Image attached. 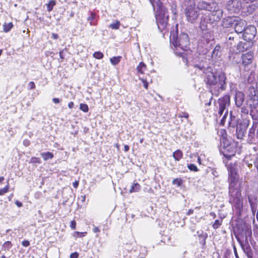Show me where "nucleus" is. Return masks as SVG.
<instances>
[{"mask_svg":"<svg viewBox=\"0 0 258 258\" xmlns=\"http://www.w3.org/2000/svg\"><path fill=\"white\" fill-rule=\"evenodd\" d=\"M245 3H249L250 2L251 3L254 0H243Z\"/></svg>","mask_w":258,"mask_h":258,"instance_id":"62","label":"nucleus"},{"mask_svg":"<svg viewBox=\"0 0 258 258\" xmlns=\"http://www.w3.org/2000/svg\"><path fill=\"white\" fill-rule=\"evenodd\" d=\"M71 227L72 229H74L76 228V222L75 221H72L71 223Z\"/></svg>","mask_w":258,"mask_h":258,"instance_id":"51","label":"nucleus"},{"mask_svg":"<svg viewBox=\"0 0 258 258\" xmlns=\"http://www.w3.org/2000/svg\"><path fill=\"white\" fill-rule=\"evenodd\" d=\"M41 156L44 160H47L49 159H52L53 157V154L50 152L42 153Z\"/></svg>","mask_w":258,"mask_h":258,"instance_id":"25","label":"nucleus"},{"mask_svg":"<svg viewBox=\"0 0 258 258\" xmlns=\"http://www.w3.org/2000/svg\"><path fill=\"white\" fill-rule=\"evenodd\" d=\"M119 25L120 22L119 21H116L115 22L111 24L109 26V27L112 29H117L119 28Z\"/></svg>","mask_w":258,"mask_h":258,"instance_id":"34","label":"nucleus"},{"mask_svg":"<svg viewBox=\"0 0 258 258\" xmlns=\"http://www.w3.org/2000/svg\"><path fill=\"white\" fill-rule=\"evenodd\" d=\"M255 130L253 127H251L249 130L248 137L252 139L254 136Z\"/></svg>","mask_w":258,"mask_h":258,"instance_id":"37","label":"nucleus"},{"mask_svg":"<svg viewBox=\"0 0 258 258\" xmlns=\"http://www.w3.org/2000/svg\"><path fill=\"white\" fill-rule=\"evenodd\" d=\"M245 130L241 127H237L236 134L238 139H241L244 135Z\"/></svg>","mask_w":258,"mask_h":258,"instance_id":"24","label":"nucleus"},{"mask_svg":"<svg viewBox=\"0 0 258 258\" xmlns=\"http://www.w3.org/2000/svg\"><path fill=\"white\" fill-rule=\"evenodd\" d=\"M236 151V148L234 144L226 146L225 143H224L223 149L222 152L224 156L228 160H230L232 157L235 155Z\"/></svg>","mask_w":258,"mask_h":258,"instance_id":"11","label":"nucleus"},{"mask_svg":"<svg viewBox=\"0 0 258 258\" xmlns=\"http://www.w3.org/2000/svg\"><path fill=\"white\" fill-rule=\"evenodd\" d=\"M63 50H61L59 52V56L61 59L64 58V57L63 56Z\"/></svg>","mask_w":258,"mask_h":258,"instance_id":"57","label":"nucleus"},{"mask_svg":"<svg viewBox=\"0 0 258 258\" xmlns=\"http://www.w3.org/2000/svg\"><path fill=\"white\" fill-rule=\"evenodd\" d=\"M246 22L238 17H236L234 24L235 31L237 34H241L246 28Z\"/></svg>","mask_w":258,"mask_h":258,"instance_id":"12","label":"nucleus"},{"mask_svg":"<svg viewBox=\"0 0 258 258\" xmlns=\"http://www.w3.org/2000/svg\"><path fill=\"white\" fill-rule=\"evenodd\" d=\"M24 144L25 146H27L29 145V142L28 141H24Z\"/></svg>","mask_w":258,"mask_h":258,"instance_id":"60","label":"nucleus"},{"mask_svg":"<svg viewBox=\"0 0 258 258\" xmlns=\"http://www.w3.org/2000/svg\"><path fill=\"white\" fill-rule=\"evenodd\" d=\"M198 10H204L211 12L212 15L214 16L213 20L215 21H219L223 15V11L218 9L217 5L214 2L208 3L205 1H200L197 5Z\"/></svg>","mask_w":258,"mask_h":258,"instance_id":"4","label":"nucleus"},{"mask_svg":"<svg viewBox=\"0 0 258 258\" xmlns=\"http://www.w3.org/2000/svg\"><path fill=\"white\" fill-rule=\"evenodd\" d=\"M208 19H206L205 18H202L200 23V28L201 29L204 31H206L208 28Z\"/></svg>","mask_w":258,"mask_h":258,"instance_id":"21","label":"nucleus"},{"mask_svg":"<svg viewBox=\"0 0 258 258\" xmlns=\"http://www.w3.org/2000/svg\"><path fill=\"white\" fill-rule=\"evenodd\" d=\"M244 94L241 91H237L235 95V102L237 107H240L244 99Z\"/></svg>","mask_w":258,"mask_h":258,"instance_id":"15","label":"nucleus"},{"mask_svg":"<svg viewBox=\"0 0 258 258\" xmlns=\"http://www.w3.org/2000/svg\"><path fill=\"white\" fill-rule=\"evenodd\" d=\"M225 164L229 172V182H237L239 178L237 163H226Z\"/></svg>","mask_w":258,"mask_h":258,"instance_id":"7","label":"nucleus"},{"mask_svg":"<svg viewBox=\"0 0 258 258\" xmlns=\"http://www.w3.org/2000/svg\"><path fill=\"white\" fill-rule=\"evenodd\" d=\"M188 168L191 171H197L198 170L197 167L194 164L188 165Z\"/></svg>","mask_w":258,"mask_h":258,"instance_id":"40","label":"nucleus"},{"mask_svg":"<svg viewBox=\"0 0 258 258\" xmlns=\"http://www.w3.org/2000/svg\"><path fill=\"white\" fill-rule=\"evenodd\" d=\"M141 186L138 183H135L131 187V188L130 190V192H138L141 189Z\"/></svg>","mask_w":258,"mask_h":258,"instance_id":"23","label":"nucleus"},{"mask_svg":"<svg viewBox=\"0 0 258 258\" xmlns=\"http://www.w3.org/2000/svg\"><path fill=\"white\" fill-rule=\"evenodd\" d=\"M252 42H240L237 45V49L239 51H244L247 50L252 45Z\"/></svg>","mask_w":258,"mask_h":258,"instance_id":"19","label":"nucleus"},{"mask_svg":"<svg viewBox=\"0 0 258 258\" xmlns=\"http://www.w3.org/2000/svg\"><path fill=\"white\" fill-rule=\"evenodd\" d=\"M147 70V66L143 62H140L137 68V71L138 74H144L145 73V71Z\"/></svg>","mask_w":258,"mask_h":258,"instance_id":"20","label":"nucleus"},{"mask_svg":"<svg viewBox=\"0 0 258 258\" xmlns=\"http://www.w3.org/2000/svg\"><path fill=\"white\" fill-rule=\"evenodd\" d=\"M121 56H114L110 59V62L114 66L117 64L120 61Z\"/></svg>","mask_w":258,"mask_h":258,"instance_id":"26","label":"nucleus"},{"mask_svg":"<svg viewBox=\"0 0 258 258\" xmlns=\"http://www.w3.org/2000/svg\"><path fill=\"white\" fill-rule=\"evenodd\" d=\"M13 25L12 23H5L3 25L4 31L8 32L13 27Z\"/></svg>","mask_w":258,"mask_h":258,"instance_id":"28","label":"nucleus"},{"mask_svg":"<svg viewBox=\"0 0 258 258\" xmlns=\"http://www.w3.org/2000/svg\"><path fill=\"white\" fill-rule=\"evenodd\" d=\"M74 102H70L68 104V107L70 108V109H72L74 107Z\"/></svg>","mask_w":258,"mask_h":258,"instance_id":"52","label":"nucleus"},{"mask_svg":"<svg viewBox=\"0 0 258 258\" xmlns=\"http://www.w3.org/2000/svg\"><path fill=\"white\" fill-rule=\"evenodd\" d=\"M79 256V254L77 252H74L71 254L70 258H77Z\"/></svg>","mask_w":258,"mask_h":258,"instance_id":"49","label":"nucleus"},{"mask_svg":"<svg viewBox=\"0 0 258 258\" xmlns=\"http://www.w3.org/2000/svg\"><path fill=\"white\" fill-rule=\"evenodd\" d=\"M12 246V244L10 241H6L4 244V247L7 248V249H9Z\"/></svg>","mask_w":258,"mask_h":258,"instance_id":"43","label":"nucleus"},{"mask_svg":"<svg viewBox=\"0 0 258 258\" xmlns=\"http://www.w3.org/2000/svg\"><path fill=\"white\" fill-rule=\"evenodd\" d=\"M178 117H180V118H182V117L188 118V114L186 112H181V113L179 114Z\"/></svg>","mask_w":258,"mask_h":258,"instance_id":"45","label":"nucleus"},{"mask_svg":"<svg viewBox=\"0 0 258 258\" xmlns=\"http://www.w3.org/2000/svg\"><path fill=\"white\" fill-rule=\"evenodd\" d=\"M22 244L23 246L25 247H27L30 245V242L28 240H24L23 241H22Z\"/></svg>","mask_w":258,"mask_h":258,"instance_id":"47","label":"nucleus"},{"mask_svg":"<svg viewBox=\"0 0 258 258\" xmlns=\"http://www.w3.org/2000/svg\"><path fill=\"white\" fill-rule=\"evenodd\" d=\"M80 109L84 112H87L89 110V108L86 104L81 103L80 105Z\"/></svg>","mask_w":258,"mask_h":258,"instance_id":"32","label":"nucleus"},{"mask_svg":"<svg viewBox=\"0 0 258 258\" xmlns=\"http://www.w3.org/2000/svg\"><path fill=\"white\" fill-rule=\"evenodd\" d=\"M242 7L240 0H230L226 5L227 9L230 13H238Z\"/></svg>","mask_w":258,"mask_h":258,"instance_id":"9","label":"nucleus"},{"mask_svg":"<svg viewBox=\"0 0 258 258\" xmlns=\"http://www.w3.org/2000/svg\"><path fill=\"white\" fill-rule=\"evenodd\" d=\"M198 162L199 164H201V158L200 157H198Z\"/></svg>","mask_w":258,"mask_h":258,"instance_id":"63","label":"nucleus"},{"mask_svg":"<svg viewBox=\"0 0 258 258\" xmlns=\"http://www.w3.org/2000/svg\"><path fill=\"white\" fill-rule=\"evenodd\" d=\"M196 68L203 70L205 74V82L210 86L212 95L218 96L220 93L226 88V75L224 72L213 73L211 67H205L203 65L196 64Z\"/></svg>","mask_w":258,"mask_h":258,"instance_id":"1","label":"nucleus"},{"mask_svg":"<svg viewBox=\"0 0 258 258\" xmlns=\"http://www.w3.org/2000/svg\"><path fill=\"white\" fill-rule=\"evenodd\" d=\"M15 204L18 207H21L22 206V204L20 202L18 201H16L15 202Z\"/></svg>","mask_w":258,"mask_h":258,"instance_id":"53","label":"nucleus"},{"mask_svg":"<svg viewBox=\"0 0 258 258\" xmlns=\"http://www.w3.org/2000/svg\"><path fill=\"white\" fill-rule=\"evenodd\" d=\"M237 182H230L229 187L230 202L234 204H239L241 201V192L237 186Z\"/></svg>","mask_w":258,"mask_h":258,"instance_id":"5","label":"nucleus"},{"mask_svg":"<svg viewBox=\"0 0 258 258\" xmlns=\"http://www.w3.org/2000/svg\"><path fill=\"white\" fill-rule=\"evenodd\" d=\"M4 180V178L3 176H0V182H2Z\"/></svg>","mask_w":258,"mask_h":258,"instance_id":"64","label":"nucleus"},{"mask_svg":"<svg viewBox=\"0 0 258 258\" xmlns=\"http://www.w3.org/2000/svg\"><path fill=\"white\" fill-rule=\"evenodd\" d=\"M52 36H53V38H54V39H57L58 38V35L56 34H54V33L52 34Z\"/></svg>","mask_w":258,"mask_h":258,"instance_id":"61","label":"nucleus"},{"mask_svg":"<svg viewBox=\"0 0 258 258\" xmlns=\"http://www.w3.org/2000/svg\"><path fill=\"white\" fill-rule=\"evenodd\" d=\"M140 79L142 81L143 83L144 87L146 89H148V83L147 81V79H143V78H140Z\"/></svg>","mask_w":258,"mask_h":258,"instance_id":"42","label":"nucleus"},{"mask_svg":"<svg viewBox=\"0 0 258 258\" xmlns=\"http://www.w3.org/2000/svg\"><path fill=\"white\" fill-rule=\"evenodd\" d=\"M256 6L251 3H246L243 5L242 7V11L246 14H250L255 10Z\"/></svg>","mask_w":258,"mask_h":258,"instance_id":"17","label":"nucleus"},{"mask_svg":"<svg viewBox=\"0 0 258 258\" xmlns=\"http://www.w3.org/2000/svg\"><path fill=\"white\" fill-rule=\"evenodd\" d=\"M223 116L222 117L221 120V124L222 125H224L225 122V119L227 116L228 115V110H226V112H224Z\"/></svg>","mask_w":258,"mask_h":258,"instance_id":"38","label":"nucleus"},{"mask_svg":"<svg viewBox=\"0 0 258 258\" xmlns=\"http://www.w3.org/2000/svg\"><path fill=\"white\" fill-rule=\"evenodd\" d=\"M96 18V15L95 14L93 13H91V16L89 17L87 19L88 21L89 22L90 24L91 25H95L96 24L94 22V19Z\"/></svg>","mask_w":258,"mask_h":258,"instance_id":"29","label":"nucleus"},{"mask_svg":"<svg viewBox=\"0 0 258 258\" xmlns=\"http://www.w3.org/2000/svg\"><path fill=\"white\" fill-rule=\"evenodd\" d=\"M142 252L140 254V258H144V257L147 254V250L145 248H142Z\"/></svg>","mask_w":258,"mask_h":258,"instance_id":"44","label":"nucleus"},{"mask_svg":"<svg viewBox=\"0 0 258 258\" xmlns=\"http://www.w3.org/2000/svg\"><path fill=\"white\" fill-rule=\"evenodd\" d=\"M182 180L180 178H176L172 181V183L174 185H177L178 186H180Z\"/></svg>","mask_w":258,"mask_h":258,"instance_id":"36","label":"nucleus"},{"mask_svg":"<svg viewBox=\"0 0 258 258\" xmlns=\"http://www.w3.org/2000/svg\"><path fill=\"white\" fill-rule=\"evenodd\" d=\"M230 118L231 120L229 121V124L232 127H234L236 124L235 122L233 120V119H232L231 117H230Z\"/></svg>","mask_w":258,"mask_h":258,"instance_id":"48","label":"nucleus"},{"mask_svg":"<svg viewBox=\"0 0 258 258\" xmlns=\"http://www.w3.org/2000/svg\"><path fill=\"white\" fill-rule=\"evenodd\" d=\"M253 58V53L252 51H248L244 53L241 56L242 63L244 66H246L251 63Z\"/></svg>","mask_w":258,"mask_h":258,"instance_id":"13","label":"nucleus"},{"mask_svg":"<svg viewBox=\"0 0 258 258\" xmlns=\"http://www.w3.org/2000/svg\"><path fill=\"white\" fill-rule=\"evenodd\" d=\"M129 146L128 145H125L124 146V149L125 152H127L129 150Z\"/></svg>","mask_w":258,"mask_h":258,"instance_id":"56","label":"nucleus"},{"mask_svg":"<svg viewBox=\"0 0 258 258\" xmlns=\"http://www.w3.org/2000/svg\"><path fill=\"white\" fill-rule=\"evenodd\" d=\"M255 165L257 169H258V157L257 158V159L255 162Z\"/></svg>","mask_w":258,"mask_h":258,"instance_id":"59","label":"nucleus"},{"mask_svg":"<svg viewBox=\"0 0 258 258\" xmlns=\"http://www.w3.org/2000/svg\"><path fill=\"white\" fill-rule=\"evenodd\" d=\"M73 186L75 187V188H77L78 186V185H79V182L77 181H75L74 183H73Z\"/></svg>","mask_w":258,"mask_h":258,"instance_id":"55","label":"nucleus"},{"mask_svg":"<svg viewBox=\"0 0 258 258\" xmlns=\"http://www.w3.org/2000/svg\"><path fill=\"white\" fill-rule=\"evenodd\" d=\"M171 43L175 48V53L180 56L185 58V51H188L189 44L188 37L187 34L181 33L177 35V30L171 32L170 36Z\"/></svg>","mask_w":258,"mask_h":258,"instance_id":"2","label":"nucleus"},{"mask_svg":"<svg viewBox=\"0 0 258 258\" xmlns=\"http://www.w3.org/2000/svg\"><path fill=\"white\" fill-rule=\"evenodd\" d=\"M93 232H95V233H98V232H100V229H99L98 227H95L94 228H93Z\"/></svg>","mask_w":258,"mask_h":258,"instance_id":"54","label":"nucleus"},{"mask_svg":"<svg viewBox=\"0 0 258 258\" xmlns=\"http://www.w3.org/2000/svg\"><path fill=\"white\" fill-rule=\"evenodd\" d=\"M193 212H194V210H192V209H189V210H188V211L187 212V215H190L191 214H192V213H193Z\"/></svg>","mask_w":258,"mask_h":258,"instance_id":"58","label":"nucleus"},{"mask_svg":"<svg viewBox=\"0 0 258 258\" xmlns=\"http://www.w3.org/2000/svg\"><path fill=\"white\" fill-rule=\"evenodd\" d=\"M104 55L100 51L95 52L93 54V56L96 59H101L103 58Z\"/></svg>","mask_w":258,"mask_h":258,"instance_id":"33","label":"nucleus"},{"mask_svg":"<svg viewBox=\"0 0 258 258\" xmlns=\"http://www.w3.org/2000/svg\"><path fill=\"white\" fill-rule=\"evenodd\" d=\"M183 4L185 6H189L190 5H194L195 4V0H181Z\"/></svg>","mask_w":258,"mask_h":258,"instance_id":"30","label":"nucleus"},{"mask_svg":"<svg viewBox=\"0 0 258 258\" xmlns=\"http://www.w3.org/2000/svg\"><path fill=\"white\" fill-rule=\"evenodd\" d=\"M52 101L55 104H58L60 102V99L59 98H53Z\"/></svg>","mask_w":258,"mask_h":258,"instance_id":"50","label":"nucleus"},{"mask_svg":"<svg viewBox=\"0 0 258 258\" xmlns=\"http://www.w3.org/2000/svg\"><path fill=\"white\" fill-rule=\"evenodd\" d=\"M248 202L250 205L251 211L254 214L257 207V200L256 197L254 195H249L248 196Z\"/></svg>","mask_w":258,"mask_h":258,"instance_id":"16","label":"nucleus"},{"mask_svg":"<svg viewBox=\"0 0 258 258\" xmlns=\"http://www.w3.org/2000/svg\"><path fill=\"white\" fill-rule=\"evenodd\" d=\"M9 189V185L8 183L7 185L3 188L0 189V195H4L5 194L8 192Z\"/></svg>","mask_w":258,"mask_h":258,"instance_id":"35","label":"nucleus"},{"mask_svg":"<svg viewBox=\"0 0 258 258\" xmlns=\"http://www.w3.org/2000/svg\"><path fill=\"white\" fill-rule=\"evenodd\" d=\"M184 14L188 22L194 23L199 17L200 12L196 5L185 7Z\"/></svg>","mask_w":258,"mask_h":258,"instance_id":"6","label":"nucleus"},{"mask_svg":"<svg viewBox=\"0 0 258 258\" xmlns=\"http://www.w3.org/2000/svg\"><path fill=\"white\" fill-rule=\"evenodd\" d=\"M222 47L219 44H218L215 47L211 54V57L214 61H217L219 59L221 55Z\"/></svg>","mask_w":258,"mask_h":258,"instance_id":"14","label":"nucleus"},{"mask_svg":"<svg viewBox=\"0 0 258 258\" xmlns=\"http://www.w3.org/2000/svg\"><path fill=\"white\" fill-rule=\"evenodd\" d=\"M30 163H40V159L37 157H32L30 159Z\"/></svg>","mask_w":258,"mask_h":258,"instance_id":"39","label":"nucleus"},{"mask_svg":"<svg viewBox=\"0 0 258 258\" xmlns=\"http://www.w3.org/2000/svg\"><path fill=\"white\" fill-rule=\"evenodd\" d=\"M241 34L244 40L247 42H251L255 36L256 29L254 26L249 25L246 27Z\"/></svg>","mask_w":258,"mask_h":258,"instance_id":"8","label":"nucleus"},{"mask_svg":"<svg viewBox=\"0 0 258 258\" xmlns=\"http://www.w3.org/2000/svg\"><path fill=\"white\" fill-rule=\"evenodd\" d=\"M236 19V17H228L225 18L223 20L222 25L223 27L228 28L230 26H234Z\"/></svg>","mask_w":258,"mask_h":258,"instance_id":"18","label":"nucleus"},{"mask_svg":"<svg viewBox=\"0 0 258 258\" xmlns=\"http://www.w3.org/2000/svg\"><path fill=\"white\" fill-rule=\"evenodd\" d=\"M219 111L218 115L221 116L224 112H226L227 107L230 105V96L229 95H225L220 98L218 100Z\"/></svg>","mask_w":258,"mask_h":258,"instance_id":"10","label":"nucleus"},{"mask_svg":"<svg viewBox=\"0 0 258 258\" xmlns=\"http://www.w3.org/2000/svg\"><path fill=\"white\" fill-rule=\"evenodd\" d=\"M182 156V152L180 150H177L173 153V157L176 161H179Z\"/></svg>","mask_w":258,"mask_h":258,"instance_id":"22","label":"nucleus"},{"mask_svg":"<svg viewBox=\"0 0 258 258\" xmlns=\"http://www.w3.org/2000/svg\"><path fill=\"white\" fill-rule=\"evenodd\" d=\"M250 106H253V108L256 110V111L258 113V99L256 100H253V104H251Z\"/></svg>","mask_w":258,"mask_h":258,"instance_id":"41","label":"nucleus"},{"mask_svg":"<svg viewBox=\"0 0 258 258\" xmlns=\"http://www.w3.org/2000/svg\"><path fill=\"white\" fill-rule=\"evenodd\" d=\"M28 87L29 89L32 90L35 88V85L33 82H30L28 85Z\"/></svg>","mask_w":258,"mask_h":258,"instance_id":"46","label":"nucleus"},{"mask_svg":"<svg viewBox=\"0 0 258 258\" xmlns=\"http://www.w3.org/2000/svg\"><path fill=\"white\" fill-rule=\"evenodd\" d=\"M222 222V219L216 220L213 224V227L214 229L218 228L221 225Z\"/></svg>","mask_w":258,"mask_h":258,"instance_id":"31","label":"nucleus"},{"mask_svg":"<svg viewBox=\"0 0 258 258\" xmlns=\"http://www.w3.org/2000/svg\"><path fill=\"white\" fill-rule=\"evenodd\" d=\"M56 3L54 0H51L49 2V3L46 4L47 6V10L48 12H50L53 9V7L55 5Z\"/></svg>","mask_w":258,"mask_h":258,"instance_id":"27","label":"nucleus"},{"mask_svg":"<svg viewBox=\"0 0 258 258\" xmlns=\"http://www.w3.org/2000/svg\"><path fill=\"white\" fill-rule=\"evenodd\" d=\"M150 1L154 8L155 6L159 7L157 14L156 15V19L158 28L162 32L166 28L168 24L169 15L167 10L162 6L159 0Z\"/></svg>","mask_w":258,"mask_h":258,"instance_id":"3","label":"nucleus"}]
</instances>
